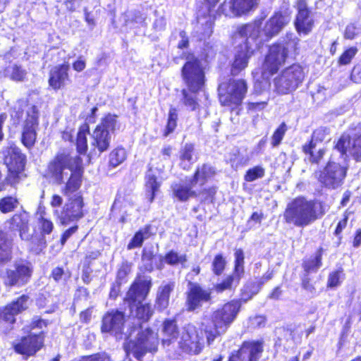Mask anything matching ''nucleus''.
I'll list each match as a JSON object with an SVG mask.
<instances>
[{"mask_svg": "<svg viewBox=\"0 0 361 361\" xmlns=\"http://www.w3.org/2000/svg\"><path fill=\"white\" fill-rule=\"evenodd\" d=\"M185 61L180 68V76L187 89L181 90V102L190 111L200 109L197 93L206 84L204 68L201 59L192 51L183 54Z\"/></svg>", "mask_w": 361, "mask_h": 361, "instance_id": "f257e3e1", "label": "nucleus"}, {"mask_svg": "<svg viewBox=\"0 0 361 361\" xmlns=\"http://www.w3.org/2000/svg\"><path fill=\"white\" fill-rule=\"evenodd\" d=\"M300 39L286 34L283 40L270 44L259 68L253 74H259L264 80H269L286 63L288 59H295L300 54Z\"/></svg>", "mask_w": 361, "mask_h": 361, "instance_id": "f03ea898", "label": "nucleus"}, {"mask_svg": "<svg viewBox=\"0 0 361 361\" xmlns=\"http://www.w3.org/2000/svg\"><path fill=\"white\" fill-rule=\"evenodd\" d=\"M326 209L322 201L298 196L289 202L283 213L286 224L305 228L322 219Z\"/></svg>", "mask_w": 361, "mask_h": 361, "instance_id": "7ed1b4c3", "label": "nucleus"}, {"mask_svg": "<svg viewBox=\"0 0 361 361\" xmlns=\"http://www.w3.org/2000/svg\"><path fill=\"white\" fill-rule=\"evenodd\" d=\"M3 161L6 166V182L10 187L17 189L22 180L27 163V157L16 144L6 147L3 151Z\"/></svg>", "mask_w": 361, "mask_h": 361, "instance_id": "20e7f679", "label": "nucleus"}, {"mask_svg": "<svg viewBox=\"0 0 361 361\" xmlns=\"http://www.w3.org/2000/svg\"><path fill=\"white\" fill-rule=\"evenodd\" d=\"M247 89V84L244 79H229L219 85V102L222 106L233 111L242 105Z\"/></svg>", "mask_w": 361, "mask_h": 361, "instance_id": "39448f33", "label": "nucleus"}, {"mask_svg": "<svg viewBox=\"0 0 361 361\" xmlns=\"http://www.w3.org/2000/svg\"><path fill=\"white\" fill-rule=\"evenodd\" d=\"M303 67L293 63L283 68L273 80L274 90L279 95L288 94L294 92L303 82Z\"/></svg>", "mask_w": 361, "mask_h": 361, "instance_id": "423d86ee", "label": "nucleus"}, {"mask_svg": "<svg viewBox=\"0 0 361 361\" xmlns=\"http://www.w3.org/2000/svg\"><path fill=\"white\" fill-rule=\"evenodd\" d=\"M303 67L293 63L283 68L273 80L274 90L279 95L288 94L294 92L303 82Z\"/></svg>", "mask_w": 361, "mask_h": 361, "instance_id": "0eeeda50", "label": "nucleus"}, {"mask_svg": "<svg viewBox=\"0 0 361 361\" xmlns=\"http://www.w3.org/2000/svg\"><path fill=\"white\" fill-rule=\"evenodd\" d=\"M73 166V157L66 152H59L47 162L42 177L56 185H62L65 180V170L71 171Z\"/></svg>", "mask_w": 361, "mask_h": 361, "instance_id": "6e6552de", "label": "nucleus"}, {"mask_svg": "<svg viewBox=\"0 0 361 361\" xmlns=\"http://www.w3.org/2000/svg\"><path fill=\"white\" fill-rule=\"evenodd\" d=\"M347 171L346 166L328 161L322 169L314 171V176L323 188L334 190L343 184Z\"/></svg>", "mask_w": 361, "mask_h": 361, "instance_id": "1a4fd4ad", "label": "nucleus"}, {"mask_svg": "<svg viewBox=\"0 0 361 361\" xmlns=\"http://www.w3.org/2000/svg\"><path fill=\"white\" fill-rule=\"evenodd\" d=\"M241 308L230 300L218 308L211 315V322L219 333H226L236 319Z\"/></svg>", "mask_w": 361, "mask_h": 361, "instance_id": "9d476101", "label": "nucleus"}, {"mask_svg": "<svg viewBox=\"0 0 361 361\" xmlns=\"http://www.w3.org/2000/svg\"><path fill=\"white\" fill-rule=\"evenodd\" d=\"M46 335L44 331L30 332L13 343L12 348L16 354L25 358L33 357L44 347Z\"/></svg>", "mask_w": 361, "mask_h": 361, "instance_id": "9b49d317", "label": "nucleus"}, {"mask_svg": "<svg viewBox=\"0 0 361 361\" xmlns=\"http://www.w3.org/2000/svg\"><path fill=\"white\" fill-rule=\"evenodd\" d=\"M194 187L184 185L180 183H176L173 186V196L178 201L187 202L191 197H200L201 203H214L218 188L216 185H210L196 191Z\"/></svg>", "mask_w": 361, "mask_h": 361, "instance_id": "f8f14e48", "label": "nucleus"}, {"mask_svg": "<svg viewBox=\"0 0 361 361\" xmlns=\"http://www.w3.org/2000/svg\"><path fill=\"white\" fill-rule=\"evenodd\" d=\"M234 264L231 274L227 275L221 281L214 285V290L217 293L226 290H234L245 275V256L242 249H238L234 252Z\"/></svg>", "mask_w": 361, "mask_h": 361, "instance_id": "ddd939ff", "label": "nucleus"}, {"mask_svg": "<svg viewBox=\"0 0 361 361\" xmlns=\"http://www.w3.org/2000/svg\"><path fill=\"white\" fill-rule=\"evenodd\" d=\"M29 296L23 294L4 306L0 307V324H6L4 334H8L14 329L16 323V315L28 309Z\"/></svg>", "mask_w": 361, "mask_h": 361, "instance_id": "4468645a", "label": "nucleus"}, {"mask_svg": "<svg viewBox=\"0 0 361 361\" xmlns=\"http://www.w3.org/2000/svg\"><path fill=\"white\" fill-rule=\"evenodd\" d=\"M187 286L185 293V307L187 312H195L200 309L204 303L212 302V295L209 288H204L200 283L192 281H188Z\"/></svg>", "mask_w": 361, "mask_h": 361, "instance_id": "2eb2a0df", "label": "nucleus"}, {"mask_svg": "<svg viewBox=\"0 0 361 361\" xmlns=\"http://www.w3.org/2000/svg\"><path fill=\"white\" fill-rule=\"evenodd\" d=\"M152 287V280L149 276H145L137 274L130 283L124 298L130 307L135 305L137 302H142L147 299Z\"/></svg>", "mask_w": 361, "mask_h": 361, "instance_id": "dca6fc26", "label": "nucleus"}, {"mask_svg": "<svg viewBox=\"0 0 361 361\" xmlns=\"http://www.w3.org/2000/svg\"><path fill=\"white\" fill-rule=\"evenodd\" d=\"M39 125V111L35 106H32L26 114L20 137L21 144L27 150H31L37 142Z\"/></svg>", "mask_w": 361, "mask_h": 361, "instance_id": "f3484780", "label": "nucleus"}, {"mask_svg": "<svg viewBox=\"0 0 361 361\" xmlns=\"http://www.w3.org/2000/svg\"><path fill=\"white\" fill-rule=\"evenodd\" d=\"M33 268L28 262L16 263L13 269H7L4 276L6 287H22L27 284L32 276Z\"/></svg>", "mask_w": 361, "mask_h": 361, "instance_id": "a211bd4d", "label": "nucleus"}, {"mask_svg": "<svg viewBox=\"0 0 361 361\" xmlns=\"http://www.w3.org/2000/svg\"><path fill=\"white\" fill-rule=\"evenodd\" d=\"M221 0H196L195 16L197 23H214L218 16H228L225 11V1L216 9Z\"/></svg>", "mask_w": 361, "mask_h": 361, "instance_id": "6ab92c4d", "label": "nucleus"}, {"mask_svg": "<svg viewBox=\"0 0 361 361\" xmlns=\"http://www.w3.org/2000/svg\"><path fill=\"white\" fill-rule=\"evenodd\" d=\"M179 349L185 353L197 355L203 348L201 338L196 326L188 323L183 326L182 334L178 341Z\"/></svg>", "mask_w": 361, "mask_h": 361, "instance_id": "aec40b11", "label": "nucleus"}, {"mask_svg": "<svg viewBox=\"0 0 361 361\" xmlns=\"http://www.w3.org/2000/svg\"><path fill=\"white\" fill-rule=\"evenodd\" d=\"M334 148L340 153L341 156L347 155V153L349 152L356 162H360L361 134L342 133Z\"/></svg>", "mask_w": 361, "mask_h": 361, "instance_id": "412c9836", "label": "nucleus"}, {"mask_svg": "<svg viewBox=\"0 0 361 361\" xmlns=\"http://www.w3.org/2000/svg\"><path fill=\"white\" fill-rule=\"evenodd\" d=\"M81 155L78 154L73 157V166L70 171L71 173L61 189V193L66 197L77 192L82 186L85 167Z\"/></svg>", "mask_w": 361, "mask_h": 361, "instance_id": "4be33fe9", "label": "nucleus"}, {"mask_svg": "<svg viewBox=\"0 0 361 361\" xmlns=\"http://www.w3.org/2000/svg\"><path fill=\"white\" fill-rule=\"evenodd\" d=\"M264 345L262 339L243 341L238 350L229 354L227 361H240L246 353L248 355L247 361H258L264 352Z\"/></svg>", "mask_w": 361, "mask_h": 361, "instance_id": "5701e85b", "label": "nucleus"}, {"mask_svg": "<svg viewBox=\"0 0 361 361\" xmlns=\"http://www.w3.org/2000/svg\"><path fill=\"white\" fill-rule=\"evenodd\" d=\"M126 318L125 312L118 309L106 312L102 316L100 330L102 334L115 336L123 333Z\"/></svg>", "mask_w": 361, "mask_h": 361, "instance_id": "b1692460", "label": "nucleus"}, {"mask_svg": "<svg viewBox=\"0 0 361 361\" xmlns=\"http://www.w3.org/2000/svg\"><path fill=\"white\" fill-rule=\"evenodd\" d=\"M84 207V198L81 194L69 197L61 209V224L66 225L81 219L85 216Z\"/></svg>", "mask_w": 361, "mask_h": 361, "instance_id": "393cba45", "label": "nucleus"}, {"mask_svg": "<svg viewBox=\"0 0 361 361\" xmlns=\"http://www.w3.org/2000/svg\"><path fill=\"white\" fill-rule=\"evenodd\" d=\"M97 106H93L90 113L87 116L85 121L78 127L75 136V150L78 154L85 155L88 150L87 135L90 134V124H93L97 121Z\"/></svg>", "mask_w": 361, "mask_h": 361, "instance_id": "a878e982", "label": "nucleus"}, {"mask_svg": "<svg viewBox=\"0 0 361 361\" xmlns=\"http://www.w3.org/2000/svg\"><path fill=\"white\" fill-rule=\"evenodd\" d=\"M70 65L64 62L52 67L49 71L48 85L51 90L58 92L64 89L70 81Z\"/></svg>", "mask_w": 361, "mask_h": 361, "instance_id": "bb28decb", "label": "nucleus"}, {"mask_svg": "<svg viewBox=\"0 0 361 361\" xmlns=\"http://www.w3.org/2000/svg\"><path fill=\"white\" fill-rule=\"evenodd\" d=\"M216 173L217 170L214 166L209 162L202 163L195 167L188 183L183 185L190 187L203 185L212 180Z\"/></svg>", "mask_w": 361, "mask_h": 361, "instance_id": "cd10ccee", "label": "nucleus"}, {"mask_svg": "<svg viewBox=\"0 0 361 361\" xmlns=\"http://www.w3.org/2000/svg\"><path fill=\"white\" fill-rule=\"evenodd\" d=\"M254 52L255 51L247 42L244 44L238 46L231 64V74L233 76L239 75L242 71L247 67L249 61Z\"/></svg>", "mask_w": 361, "mask_h": 361, "instance_id": "c85d7f7f", "label": "nucleus"}, {"mask_svg": "<svg viewBox=\"0 0 361 361\" xmlns=\"http://www.w3.org/2000/svg\"><path fill=\"white\" fill-rule=\"evenodd\" d=\"M163 346H169L174 343L180 336V329L176 317L165 318L161 324Z\"/></svg>", "mask_w": 361, "mask_h": 361, "instance_id": "c756f323", "label": "nucleus"}, {"mask_svg": "<svg viewBox=\"0 0 361 361\" xmlns=\"http://www.w3.org/2000/svg\"><path fill=\"white\" fill-rule=\"evenodd\" d=\"M29 217L25 212L14 214L7 221L11 231H18L19 235L23 240H30L29 234L30 223Z\"/></svg>", "mask_w": 361, "mask_h": 361, "instance_id": "7c9ffc66", "label": "nucleus"}, {"mask_svg": "<svg viewBox=\"0 0 361 361\" xmlns=\"http://www.w3.org/2000/svg\"><path fill=\"white\" fill-rule=\"evenodd\" d=\"M175 288V283L170 281L159 287L154 299V308L159 312H162L169 306L171 293Z\"/></svg>", "mask_w": 361, "mask_h": 361, "instance_id": "2f4dec72", "label": "nucleus"}, {"mask_svg": "<svg viewBox=\"0 0 361 361\" xmlns=\"http://www.w3.org/2000/svg\"><path fill=\"white\" fill-rule=\"evenodd\" d=\"M195 145L192 142L185 143L179 151L178 160L179 167L185 171H189L193 164L196 162L197 157L195 154Z\"/></svg>", "mask_w": 361, "mask_h": 361, "instance_id": "473e14b6", "label": "nucleus"}, {"mask_svg": "<svg viewBox=\"0 0 361 361\" xmlns=\"http://www.w3.org/2000/svg\"><path fill=\"white\" fill-rule=\"evenodd\" d=\"M37 223L40 236L38 238L37 242H32V248L38 249L41 251L47 247V241L44 236L52 233L54 228V225L50 219L45 218L43 216H40L38 218Z\"/></svg>", "mask_w": 361, "mask_h": 361, "instance_id": "72a5a7b5", "label": "nucleus"}, {"mask_svg": "<svg viewBox=\"0 0 361 361\" xmlns=\"http://www.w3.org/2000/svg\"><path fill=\"white\" fill-rule=\"evenodd\" d=\"M325 250L322 247L317 248L314 255L302 260L301 267L303 272L317 273L323 265V255Z\"/></svg>", "mask_w": 361, "mask_h": 361, "instance_id": "f704fd0d", "label": "nucleus"}, {"mask_svg": "<svg viewBox=\"0 0 361 361\" xmlns=\"http://www.w3.org/2000/svg\"><path fill=\"white\" fill-rule=\"evenodd\" d=\"M161 181L158 176L152 173H147L145 176V193L148 202L152 203L156 195L160 190Z\"/></svg>", "mask_w": 361, "mask_h": 361, "instance_id": "c9c22d12", "label": "nucleus"}, {"mask_svg": "<svg viewBox=\"0 0 361 361\" xmlns=\"http://www.w3.org/2000/svg\"><path fill=\"white\" fill-rule=\"evenodd\" d=\"M111 134L99 129H94L91 140V147L93 150L97 149L99 154L106 152L111 146Z\"/></svg>", "mask_w": 361, "mask_h": 361, "instance_id": "e433bc0d", "label": "nucleus"}, {"mask_svg": "<svg viewBox=\"0 0 361 361\" xmlns=\"http://www.w3.org/2000/svg\"><path fill=\"white\" fill-rule=\"evenodd\" d=\"M154 345H143L140 341L136 338L135 340H130L124 345V349L127 355L130 353L139 361H142L143 357L147 353H152Z\"/></svg>", "mask_w": 361, "mask_h": 361, "instance_id": "4c0bfd02", "label": "nucleus"}, {"mask_svg": "<svg viewBox=\"0 0 361 361\" xmlns=\"http://www.w3.org/2000/svg\"><path fill=\"white\" fill-rule=\"evenodd\" d=\"M317 145L305 142L302 145V152L306 156L308 161L312 165H319L324 160L326 153V147L316 148Z\"/></svg>", "mask_w": 361, "mask_h": 361, "instance_id": "58836bf2", "label": "nucleus"}, {"mask_svg": "<svg viewBox=\"0 0 361 361\" xmlns=\"http://www.w3.org/2000/svg\"><path fill=\"white\" fill-rule=\"evenodd\" d=\"M261 288L254 281L246 282L240 290V298L232 299L240 308L244 303L250 300L255 295L259 293Z\"/></svg>", "mask_w": 361, "mask_h": 361, "instance_id": "ea45409f", "label": "nucleus"}, {"mask_svg": "<svg viewBox=\"0 0 361 361\" xmlns=\"http://www.w3.org/2000/svg\"><path fill=\"white\" fill-rule=\"evenodd\" d=\"M154 235V233L152 232V225L149 224H145L134 233L127 245V249L130 250L134 248L141 247L145 240L148 239Z\"/></svg>", "mask_w": 361, "mask_h": 361, "instance_id": "a19ab883", "label": "nucleus"}, {"mask_svg": "<svg viewBox=\"0 0 361 361\" xmlns=\"http://www.w3.org/2000/svg\"><path fill=\"white\" fill-rule=\"evenodd\" d=\"M128 156V151L123 146L118 145L113 148L108 154V169L112 170L121 165L127 160Z\"/></svg>", "mask_w": 361, "mask_h": 361, "instance_id": "79ce46f5", "label": "nucleus"}, {"mask_svg": "<svg viewBox=\"0 0 361 361\" xmlns=\"http://www.w3.org/2000/svg\"><path fill=\"white\" fill-rule=\"evenodd\" d=\"M231 13L228 16L239 17L247 14L255 6L254 0H231Z\"/></svg>", "mask_w": 361, "mask_h": 361, "instance_id": "37998d69", "label": "nucleus"}, {"mask_svg": "<svg viewBox=\"0 0 361 361\" xmlns=\"http://www.w3.org/2000/svg\"><path fill=\"white\" fill-rule=\"evenodd\" d=\"M2 73L5 77L14 82H23L27 77V71L20 64L11 63L3 68Z\"/></svg>", "mask_w": 361, "mask_h": 361, "instance_id": "c03bdc74", "label": "nucleus"}, {"mask_svg": "<svg viewBox=\"0 0 361 361\" xmlns=\"http://www.w3.org/2000/svg\"><path fill=\"white\" fill-rule=\"evenodd\" d=\"M135 317L140 323L148 322L154 314V308L149 302H137L135 304Z\"/></svg>", "mask_w": 361, "mask_h": 361, "instance_id": "a18cd8bd", "label": "nucleus"}, {"mask_svg": "<svg viewBox=\"0 0 361 361\" xmlns=\"http://www.w3.org/2000/svg\"><path fill=\"white\" fill-rule=\"evenodd\" d=\"M295 8L297 10V14L294 23H309L312 12L308 7L306 0H297Z\"/></svg>", "mask_w": 361, "mask_h": 361, "instance_id": "49530a36", "label": "nucleus"}, {"mask_svg": "<svg viewBox=\"0 0 361 361\" xmlns=\"http://www.w3.org/2000/svg\"><path fill=\"white\" fill-rule=\"evenodd\" d=\"M178 111L177 108L171 106L169 109L166 123L163 130L162 135L164 137L169 136L173 133L178 126Z\"/></svg>", "mask_w": 361, "mask_h": 361, "instance_id": "de8ad7c7", "label": "nucleus"}, {"mask_svg": "<svg viewBox=\"0 0 361 361\" xmlns=\"http://www.w3.org/2000/svg\"><path fill=\"white\" fill-rule=\"evenodd\" d=\"M20 204L19 198L16 194L5 195L0 198V212L8 214L16 210Z\"/></svg>", "mask_w": 361, "mask_h": 361, "instance_id": "09e8293b", "label": "nucleus"}, {"mask_svg": "<svg viewBox=\"0 0 361 361\" xmlns=\"http://www.w3.org/2000/svg\"><path fill=\"white\" fill-rule=\"evenodd\" d=\"M137 338L141 341L143 345H154V350H152V353L157 351L159 341L157 337L154 336V331L150 327L141 330L138 333Z\"/></svg>", "mask_w": 361, "mask_h": 361, "instance_id": "8fccbe9b", "label": "nucleus"}, {"mask_svg": "<svg viewBox=\"0 0 361 361\" xmlns=\"http://www.w3.org/2000/svg\"><path fill=\"white\" fill-rule=\"evenodd\" d=\"M117 124V116L116 114H106L101 118L100 123L94 128L103 130L105 133H114Z\"/></svg>", "mask_w": 361, "mask_h": 361, "instance_id": "3c124183", "label": "nucleus"}, {"mask_svg": "<svg viewBox=\"0 0 361 361\" xmlns=\"http://www.w3.org/2000/svg\"><path fill=\"white\" fill-rule=\"evenodd\" d=\"M11 242L6 233L0 230V263L7 262L11 259Z\"/></svg>", "mask_w": 361, "mask_h": 361, "instance_id": "603ef678", "label": "nucleus"}, {"mask_svg": "<svg viewBox=\"0 0 361 361\" xmlns=\"http://www.w3.org/2000/svg\"><path fill=\"white\" fill-rule=\"evenodd\" d=\"M227 262L222 252L216 254L211 263V269L214 275L219 276L226 269Z\"/></svg>", "mask_w": 361, "mask_h": 361, "instance_id": "864d4df0", "label": "nucleus"}, {"mask_svg": "<svg viewBox=\"0 0 361 361\" xmlns=\"http://www.w3.org/2000/svg\"><path fill=\"white\" fill-rule=\"evenodd\" d=\"M349 219V212L345 210L342 216V218L337 222L333 234L337 238V245L341 244L343 239V231L347 228Z\"/></svg>", "mask_w": 361, "mask_h": 361, "instance_id": "5fc2aeb1", "label": "nucleus"}, {"mask_svg": "<svg viewBox=\"0 0 361 361\" xmlns=\"http://www.w3.org/2000/svg\"><path fill=\"white\" fill-rule=\"evenodd\" d=\"M358 49L356 47H349L343 50L336 61L338 66L350 65L356 56Z\"/></svg>", "mask_w": 361, "mask_h": 361, "instance_id": "6e6d98bb", "label": "nucleus"}, {"mask_svg": "<svg viewBox=\"0 0 361 361\" xmlns=\"http://www.w3.org/2000/svg\"><path fill=\"white\" fill-rule=\"evenodd\" d=\"M163 258L165 262L170 266H176L179 264L184 265L188 261V257L185 254L179 255L173 250L168 251Z\"/></svg>", "mask_w": 361, "mask_h": 361, "instance_id": "4d7b16f0", "label": "nucleus"}, {"mask_svg": "<svg viewBox=\"0 0 361 361\" xmlns=\"http://www.w3.org/2000/svg\"><path fill=\"white\" fill-rule=\"evenodd\" d=\"M133 264L131 262L125 261L121 262L116 274V281L122 284L126 283L128 277L132 272Z\"/></svg>", "mask_w": 361, "mask_h": 361, "instance_id": "13d9d810", "label": "nucleus"}, {"mask_svg": "<svg viewBox=\"0 0 361 361\" xmlns=\"http://www.w3.org/2000/svg\"><path fill=\"white\" fill-rule=\"evenodd\" d=\"M329 133V128L325 126L318 127L312 131L310 138L306 142L315 145L318 143H322Z\"/></svg>", "mask_w": 361, "mask_h": 361, "instance_id": "bf43d9fd", "label": "nucleus"}, {"mask_svg": "<svg viewBox=\"0 0 361 361\" xmlns=\"http://www.w3.org/2000/svg\"><path fill=\"white\" fill-rule=\"evenodd\" d=\"M288 129L287 124L283 121L274 130L271 137V145L272 147H278L281 143Z\"/></svg>", "mask_w": 361, "mask_h": 361, "instance_id": "052dcab7", "label": "nucleus"}, {"mask_svg": "<svg viewBox=\"0 0 361 361\" xmlns=\"http://www.w3.org/2000/svg\"><path fill=\"white\" fill-rule=\"evenodd\" d=\"M344 276L343 269L339 267L336 270L330 272L328 275L326 287L327 288H334L340 286L341 283V279Z\"/></svg>", "mask_w": 361, "mask_h": 361, "instance_id": "680f3d73", "label": "nucleus"}, {"mask_svg": "<svg viewBox=\"0 0 361 361\" xmlns=\"http://www.w3.org/2000/svg\"><path fill=\"white\" fill-rule=\"evenodd\" d=\"M125 207V198L121 193L118 192L116 195L114 201L111 207L109 219L115 218L118 214H121Z\"/></svg>", "mask_w": 361, "mask_h": 361, "instance_id": "e2e57ef3", "label": "nucleus"}, {"mask_svg": "<svg viewBox=\"0 0 361 361\" xmlns=\"http://www.w3.org/2000/svg\"><path fill=\"white\" fill-rule=\"evenodd\" d=\"M264 175V169L261 166H255L246 171L244 175V180L246 182H252L257 179L263 178Z\"/></svg>", "mask_w": 361, "mask_h": 361, "instance_id": "0e129e2a", "label": "nucleus"}, {"mask_svg": "<svg viewBox=\"0 0 361 361\" xmlns=\"http://www.w3.org/2000/svg\"><path fill=\"white\" fill-rule=\"evenodd\" d=\"M300 286L301 288L307 292L311 293H314L316 292L312 278L310 276V274L309 273L303 272V274L301 276Z\"/></svg>", "mask_w": 361, "mask_h": 361, "instance_id": "69168bd1", "label": "nucleus"}, {"mask_svg": "<svg viewBox=\"0 0 361 361\" xmlns=\"http://www.w3.org/2000/svg\"><path fill=\"white\" fill-rule=\"evenodd\" d=\"M50 324V322L48 319H42L39 316L34 317L29 324L30 330L35 329H42L47 328Z\"/></svg>", "mask_w": 361, "mask_h": 361, "instance_id": "338daca9", "label": "nucleus"}, {"mask_svg": "<svg viewBox=\"0 0 361 361\" xmlns=\"http://www.w3.org/2000/svg\"><path fill=\"white\" fill-rule=\"evenodd\" d=\"M82 361H111L110 356L105 352H99L81 357Z\"/></svg>", "mask_w": 361, "mask_h": 361, "instance_id": "774afa93", "label": "nucleus"}]
</instances>
